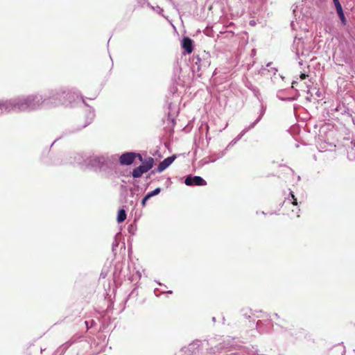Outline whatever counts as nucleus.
<instances>
[{"instance_id": "1a4fd4ad", "label": "nucleus", "mask_w": 355, "mask_h": 355, "mask_svg": "<svg viewBox=\"0 0 355 355\" xmlns=\"http://www.w3.org/2000/svg\"><path fill=\"white\" fill-rule=\"evenodd\" d=\"M336 12H337L340 21H342L343 24L345 25L346 24V19H345L342 7L336 8Z\"/></svg>"}, {"instance_id": "f03ea898", "label": "nucleus", "mask_w": 355, "mask_h": 355, "mask_svg": "<svg viewBox=\"0 0 355 355\" xmlns=\"http://www.w3.org/2000/svg\"><path fill=\"white\" fill-rule=\"evenodd\" d=\"M184 183L187 186L198 185L204 186L207 184V182L200 176H188L184 181Z\"/></svg>"}, {"instance_id": "2eb2a0df", "label": "nucleus", "mask_w": 355, "mask_h": 355, "mask_svg": "<svg viewBox=\"0 0 355 355\" xmlns=\"http://www.w3.org/2000/svg\"><path fill=\"white\" fill-rule=\"evenodd\" d=\"M286 203L289 204V203H290V200H288V202H286V201H284V205H285Z\"/></svg>"}, {"instance_id": "6e6552de", "label": "nucleus", "mask_w": 355, "mask_h": 355, "mask_svg": "<svg viewBox=\"0 0 355 355\" xmlns=\"http://www.w3.org/2000/svg\"><path fill=\"white\" fill-rule=\"evenodd\" d=\"M126 219V213L123 209H120L118 211L117 222L119 223L123 222Z\"/></svg>"}, {"instance_id": "423d86ee", "label": "nucleus", "mask_w": 355, "mask_h": 355, "mask_svg": "<svg viewBox=\"0 0 355 355\" xmlns=\"http://www.w3.org/2000/svg\"><path fill=\"white\" fill-rule=\"evenodd\" d=\"M141 166H143L148 171L151 169L154 165V159L151 157H148L145 159H142Z\"/></svg>"}, {"instance_id": "7ed1b4c3", "label": "nucleus", "mask_w": 355, "mask_h": 355, "mask_svg": "<svg viewBox=\"0 0 355 355\" xmlns=\"http://www.w3.org/2000/svg\"><path fill=\"white\" fill-rule=\"evenodd\" d=\"M175 159H176V155H175L164 159L162 162H161L159 164L157 168H156V171L158 173L162 172L168 166H169Z\"/></svg>"}, {"instance_id": "9d476101", "label": "nucleus", "mask_w": 355, "mask_h": 355, "mask_svg": "<svg viewBox=\"0 0 355 355\" xmlns=\"http://www.w3.org/2000/svg\"><path fill=\"white\" fill-rule=\"evenodd\" d=\"M160 191H161L160 188H157L154 191L148 193V195L149 196L150 198H151L155 195L159 194L160 193Z\"/></svg>"}, {"instance_id": "20e7f679", "label": "nucleus", "mask_w": 355, "mask_h": 355, "mask_svg": "<svg viewBox=\"0 0 355 355\" xmlns=\"http://www.w3.org/2000/svg\"><path fill=\"white\" fill-rule=\"evenodd\" d=\"M182 46L188 54L191 53L193 50V40L189 37H184L182 41Z\"/></svg>"}, {"instance_id": "4468645a", "label": "nucleus", "mask_w": 355, "mask_h": 355, "mask_svg": "<svg viewBox=\"0 0 355 355\" xmlns=\"http://www.w3.org/2000/svg\"><path fill=\"white\" fill-rule=\"evenodd\" d=\"M308 76L305 73H301L300 78L301 80H304Z\"/></svg>"}, {"instance_id": "ddd939ff", "label": "nucleus", "mask_w": 355, "mask_h": 355, "mask_svg": "<svg viewBox=\"0 0 355 355\" xmlns=\"http://www.w3.org/2000/svg\"><path fill=\"white\" fill-rule=\"evenodd\" d=\"M333 1L335 5L336 9L342 7L341 4L339 2V0H333Z\"/></svg>"}, {"instance_id": "f257e3e1", "label": "nucleus", "mask_w": 355, "mask_h": 355, "mask_svg": "<svg viewBox=\"0 0 355 355\" xmlns=\"http://www.w3.org/2000/svg\"><path fill=\"white\" fill-rule=\"evenodd\" d=\"M136 157H138L139 161H142V156L139 153H125L120 156L119 162L121 165H130L134 162Z\"/></svg>"}, {"instance_id": "9b49d317", "label": "nucleus", "mask_w": 355, "mask_h": 355, "mask_svg": "<svg viewBox=\"0 0 355 355\" xmlns=\"http://www.w3.org/2000/svg\"><path fill=\"white\" fill-rule=\"evenodd\" d=\"M150 198L149 197V196L148 194H146V196L141 200V205L143 207H145L148 200L150 199Z\"/></svg>"}, {"instance_id": "39448f33", "label": "nucleus", "mask_w": 355, "mask_h": 355, "mask_svg": "<svg viewBox=\"0 0 355 355\" xmlns=\"http://www.w3.org/2000/svg\"><path fill=\"white\" fill-rule=\"evenodd\" d=\"M146 172H148V171L143 166L140 165L133 169L132 175L133 178H138L141 177V175Z\"/></svg>"}, {"instance_id": "0eeeda50", "label": "nucleus", "mask_w": 355, "mask_h": 355, "mask_svg": "<svg viewBox=\"0 0 355 355\" xmlns=\"http://www.w3.org/2000/svg\"><path fill=\"white\" fill-rule=\"evenodd\" d=\"M26 104H27L28 106L34 105L35 102L37 103H39L40 101V98L37 96H29L27 97V98L25 100Z\"/></svg>"}, {"instance_id": "f8f14e48", "label": "nucleus", "mask_w": 355, "mask_h": 355, "mask_svg": "<svg viewBox=\"0 0 355 355\" xmlns=\"http://www.w3.org/2000/svg\"><path fill=\"white\" fill-rule=\"evenodd\" d=\"M291 198H292V202L291 203L293 205H297V198L295 197V195L293 194V192H291Z\"/></svg>"}]
</instances>
